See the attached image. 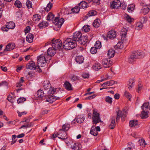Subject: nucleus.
<instances>
[{
  "instance_id": "nucleus-8",
  "label": "nucleus",
  "mask_w": 150,
  "mask_h": 150,
  "mask_svg": "<svg viewBox=\"0 0 150 150\" xmlns=\"http://www.w3.org/2000/svg\"><path fill=\"white\" fill-rule=\"evenodd\" d=\"M127 113V110L126 109H124L122 111H119L117 113V116L116 118V121L117 122L120 119L121 117L124 118V117H126V115Z\"/></svg>"
},
{
  "instance_id": "nucleus-16",
  "label": "nucleus",
  "mask_w": 150,
  "mask_h": 150,
  "mask_svg": "<svg viewBox=\"0 0 150 150\" xmlns=\"http://www.w3.org/2000/svg\"><path fill=\"white\" fill-rule=\"evenodd\" d=\"M26 68L27 69H30V70H34L36 68L35 63L33 61H30L28 64L26 66Z\"/></svg>"
},
{
  "instance_id": "nucleus-10",
  "label": "nucleus",
  "mask_w": 150,
  "mask_h": 150,
  "mask_svg": "<svg viewBox=\"0 0 150 150\" xmlns=\"http://www.w3.org/2000/svg\"><path fill=\"white\" fill-rule=\"evenodd\" d=\"M120 4V2L119 0H114L110 2V7L112 9H118Z\"/></svg>"
},
{
  "instance_id": "nucleus-38",
  "label": "nucleus",
  "mask_w": 150,
  "mask_h": 150,
  "mask_svg": "<svg viewBox=\"0 0 150 150\" xmlns=\"http://www.w3.org/2000/svg\"><path fill=\"white\" fill-rule=\"evenodd\" d=\"M90 30V27L88 25H85L82 28V30L85 32H89Z\"/></svg>"
},
{
  "instance_id": "nucleus-20",
  "label": "nucleus",
  "mask_w": 150,
  "mask_h": 150,
  "mask_svg": "<svg viewBox=\"0 0 150 150\" xmlns=\"http://www.w3.org/2000/svg\"><path fill=\"white\" fill-rule=\"evenodd\" d=\"M34 38L33 35L30 33H29L26 37V40L29 43H31L33 42Z\"/></svg>"
},
{
  "instance_id": "nucleus-26",
  "label": "nucleus",
  "mask_w": 150,
  "mask_h": 150,
  "mask_svg": "<svg viewBox=\"0 0 150 150\" xmlns=\"http://www.w3.org/2000/svg\"><path fill=\"white\" fill-rule=\"evenodd\" d=\"M90 134L94 136H96L98 134V132L96 130V128L92 126L90 131Z\"/></svg>"
},
{
  "instance_id": "nucleus-44",
  "label": "nucleus",
  "mask_w": 150,
  "mask_h": 150,
  "mask_svg": "<svg viewBox=\"0 0 150 150\" xmlns=\"http://www.w3.org/2000/svg\"><path fill=\"white\" fill-rule=\"evenodd\" d=\"M14 5L18 8H20L22 6L21 3L19 0L16 1L14 3Z\"/></svg>"
},
{
  "instance_id": "nucleus-25",
  "label": "nucleus",
  "mask_w": 150,
  "mask_h": 150,
  "mask_svg": "<svg viewBox=\"0 0 150 150\" xmlns=\"http://www.w3.org/2000/svg\"><path fill=\"white\" fill-rule=\"evenodd\" d=\"M79 144L78 143H72L71 145L70 148L72 150H79Z\"/></svg>"
},
{
  "instance_id": "nucleus-6",
  "label": "nucleus",
  "mask_w": 150,
  "mask_h": 150,
  "mask_svg": "<svg viewBox=\"0 0 150 150\" xmlns=\"http://www.w3.org/2000/svg\"><path fill=\"white\" fill-rule=\"evenodd\" d=\"M102 64L105 68H109L112 65V62L110 59H105L102 60Z\"/></svg>"
},
{
  "instance_id": "nucleus-35",
  "label": "nucleus",
  "mask_w": 150,
  "mask_h": 150,
  "mask_svg": "<svg viewBox=\"0 0 150 150\" xmlns=\"http://www.w3.org/2000/svg\"><path fill=\"white\" fill-rule=\"evenodd\" d=\"M92 67L96 71H98V69H100L101 68L100 64L98 63L94 64Z\"/></svg>"
},
{
  "instance_id": "nucleus-13",
  "label": "nucleus",
  "mask_w": 150,
  "mask_h": 150,
  "mask_svg": "<svg viewBox=\"0 0 150 150\" xmlns=\"http://www.w3.org/2000/svg\"><path fill=\"white\" fill-rule=\"evenodd\" d=\"M88 42L87 38L86 36H81V38L77 43L81 45H84Z\"/></svg>"
},
{
  "instance_id": "nucleus-1",
  "label": "nucleus",
  "mask_w": 150,
  "mask_h": 150,
  "mask_svg": "<svg viewBox=\"0 0 150 150\" xmlns=\"http://www.w3.org/2000/svg\"><path fill=\"white\" fill-rule=\"evenodd\" d=\"M77 43L71 38H67L64 39L62 47L67 50H71L75 48Z\"/></svg>"
},
{
  "instance_id": "nucleus-53",
  "label": "nucleus",
  "mask_w": 150,
  "mask_h": 150,
  "mask_svg": "<svg viewBox=\"0 0 150 150\" xmlns=\"http://www.w3.org/2000/svg\"><path fill=\"white\" fill-rule=\"evenodd\" d=\"M54 17V15L52 12L48 13L47 16V19H53Z\"/></svg>"
},
{
  "instance_id": "nucleus-57",
  "label": "nucleus",
  "mask_w": 150,
  "mask_h": 150,
  "mask_svg": "<svg viewBox=\"0 0 150 150\" xmlns=\"http://www.w3.org/2000/svg\"><path fill=\"white\" fill-rule=\"evenodd\" d=\"M25 100V98H20L17 100V103H23Z\"/></svg>"
},
{
  "instance_id": "nucleus-56",
  "label": "nucleus",
  "mask_w": 150,
  "mask_h": 150,
  "mask_svg": "<svg viewBox=\"0 0 150 150\" xmlns=\"http://www.w3.org/2000/svg\"><path fill=\"white\" fill-rule=\"evenodd\" d=\"M71 79L73 81H74L79 79V77L75 75H73L70 77Z\"/></svg>"
},
{
  "instance_id": "nucleus-63",
  "label": "nucleus",
  "mask_w": 150,
  "mask_h": 150,
  "mask_svg": "<svg viewBox=\"0 0 150 150\" xmlns=\"http://www.w3.org/2000/svg\"><path fill=\"white\" fill-rule=\"evenodd\" d=\"M142 88V85L140 83L138 85V88L137 89V91L139 92Z\"/></svg>"
},
{
  "instance_id": "nucleus-30",
  "label": "nucleus",
  "mask_w": 150,
  "mask_h": 150,
  "mask_svg": "<svg viewBox=\"0 0 150 150\" xmlns=\"http://www.w3.org/2000/svg\"><path fill=\"white\" fill-rule=\"evenodd\" d=\"M48 25V23L47 22L43 21L38 24V27L40 28H45L47 27Z\"/></svg>"
},
{
  "instance_id": "nucleus-54",
  "label": "nucleus",
  "mask_w": 150,
  "mask_h": 150,
  "mask_svg": "<svg viewBox=\"0 0 150 150\" xmlns=\"http://www.w3.org/2000/svg\"><path fill=\"white\" fill-rule=\"evenodd\" d=\"M16 137V136L15 135H13L12 136V140L11 142V145H12L16 142V140L15 139Z\"/></svg>"
},
{
  "instance_id": "nucleus-31",
  "label": "nucleus",
  "mask_w": 150,
  "mask_h": 150,
  "mask_svg": "<svg viewBox=\"0 0 150 150\" xmlns=\"http://www.w3.org/2000/svg\"><path fill=\"white\" fill-rule=\"evenodd\" d=\"M70 127V125L68 124H65L62 126V129L59 130V132H60L62 130L64 131L65 130H68Z\"/></svg>"
},
{
  "instance_id": "nucleus-58",
  "label": "nucleus",
  "mask_w": 150,
  "mask_h": 150,
  "mask_svg": "<svg viewBox=\"0 0 150 150\" xmlns=\"http://www.w3.org/2000/svg\"><path fill=\"white\" fill-rule=\"evenodd\" d=\"M125 95L127 98L129 99V100H130L131 97V96L128 92L125 91Z\"/></svg>"
},
{
  "instance_id": "nucleus-36",
  "label": "nucleus",
  "mask_w": 150,
  "mask_h": 150,
  "mask_svg": "<svg viewBox=\"0 0 150 150\" xmlns=\"http://www.w3.org/2000/svg\"><path fill=\"white\" fill-rule=\"evenodd\" d=\"M149 103H145L141 107V108L143 110H146L148 111V109H149Z\"/></svg>"
},
{
  "instance_id": "nucleus-62",
  "label": "nucleus",
  "mask_w": 150,
  "mask_h": 150,
  "mask_svg": "<svg viewBox=\"0 0 150 150\" xmlns=\"http://www.w3.org/2000/svg\"><path fill=\"white\" fill-rule=\"evenodd\" d=\"M30 30V28L29 26H27L25 28L24 31L25 33V34H26L27 33H28L29 32Z\"/></svg>"
},
{
  "instance_id": "nucleus-64",
  "label": "nucleus",
  "mask_w": 150,
  "mask_h": 150,
  "mask_svg": "<svg viewBox=\"0 0 150 150\" xmlns=\"http://www.w3.org/2000/svg\"><path fill=\"white\" fill-rule=\"evenodd\" d=\"M131 134L134 138H137L139 137L138 134L135 132H133Z\"/></svg>"
},
{
  "instance_id": "nucleus-60",
  "label": "nucleus",
  "mask_w": 150,
  "mask_h": 150,
  "mask_svg": "<svg viewBox=\"0 0 150 150\" xmlns=\"http://www.w3.org/2000/svg\"><path fill=\"white\" fill-rule=\"evenodd\" d=\"M121 36V42L122 43L125 42L127 40L126 36Z\"/></svg>"
},
{
  "instance_id": "nucleus-21",
  "label": "nucleus",
  "mask_w": 150,
  "mask_h": 150,
  "mask_svg": "<svg viewBox=\"0 0 150 150\" xmlns=\"http://www.w3.org/2000/svg\"><path fill=\"white\" fill-rule=\"evenodd\" d=\"M116 117H113L111 119V122L109 125V127L111 129H114L115 126V119Z\"/></svg>"
},
{
  "instance_id": "nucleus-12",
  "label": "nucleus",
  "mask_w": 150,
  "mask_h": 150,
  "mask_svg": "<svg viewBox=\"0 0 150 150\" xmlns=\"http://www.w3.org/2000/svg\"><path fill=\"white\" fill-rule=\"evenodd\" d=\"M56 49H53V47L49 48L47 50V54L50 56L48 57L49 60L51 59V57L53 56L56 53Z\"/></svg>"
},
{
  "instance_id": "nucleus-47",
  "label": "nucleus",
  "mask_w": 150,
  "mask_h": 150,
  "mask_svg": "<svg viewBox=\"0 0 150 150\" xmlns=\"http://www.w3.org/2000/svg\"><path fill=\"white\" fill-rule=\"evenodd\" d=\"M138 142L140 145L142 147H145V146L146 144L144 139L139 140Z\"/></svg>"
},
{
  "instance_id": "nucleus-17",
  "label": "nucleus",
  "mask_w": 150,
  "mask_h": 150,
  "mask_svg": "<svg viewBox=\"0 0 150 150\" xmlns=\"http://www.w3.org/2000/svg\"><path fill=\"white\" fill-rule=\"evenodd\" d=\"M44 92L43 90H39L37 92V94L38 97L40 98L42 100H45L47 96L46 95L44 96Z\"/></svg>"
},
{
  "instance_id": "nucleus-11",
  "label": "nucleus",
  "mask_w": 150,
  "mask_h": 150,
  "mask_svg": "<svg viewBox=\"0 0 150 150\" xmlns=\"http://www.w3.org/2000/svg\"><path fill=\"white\" fill-rule=\"evenodd\" d=\"M136 59H140L144 57V53L140 51H137L132 53Z\"/></svg>"
},
{
  "instance_id": "nucleus-19",
  "label": "nucleus",
  "mask_w": 150,
  "mask_h": 150,
  "mask_svg": "<svg viewBox=\"0 0 150 150\" xmlns=\"http://www.w3.org/2000/svg\"><path fill=\"white\" fill-rule=\"evenodd\" d=\"M78 5L80 8L84 9L87 8L89 6L88 4L84 1H81L78 4Z\"/></svg>"
},
{
  "instance_id": "nucleus-27",
  "label": "nucleus",
  "mask_w": 150,
  "mask_h": 150,
  "mask_svg": "<svg viewBox=\"0 0 150 150\" xmlns=\"http://www.w3.org/2000/svg\"><path fill=\"white\" fill-rule=\"evenodd\" d=\"M115 54V51L112 49H110L108 50L107 55L109 57L112 58L114 56Z\"/></svg>"
},
{
  "instance_id": "nucleus-34",
  "label": "nucleus",
  "mask_w": 150,
  "mask_h": 150,
  "mask_svg": "<svg viewBox=\"0 0 150 150\" xmlns=\"http://www.w3.org/2000/svg\"><path fill=\"white\" fill-rule=\"evenodd\" d=\"M80 8L78 6H76L74 8L71 9L72 12L73 13H78L80 11Z\"/></svg>"
},
{
  "instance_id": "nucleus-15",
  "label": "nucleus",
  "mask_w": 150,
  "mask_h": 150,
  "mask_svg": "<svg viewBox=\"0 0 150 150\" xmlns=\"http://www.w3.org/2000/svg\"><path fill=\"white\" fill-rule=\"evenodd\" d=\"M15 46L14 43H9L6 47V48L4 49V51H11L14 49Z\"/></svg>"
},
{
  "instance_id": "nucleus-5",
  "label": "nucleus",
  "mask_w": 150,
  "mask_h": 150,
  "mask_svg": "<svg viewBox=\"0 0 150 150\" xmlns=\"http://www.w3.org/2000/svg\"><path fill=\"white\" fill-rule=\"evenodd\" d=\"M93 115L92 117V121L93 124L96 125L99 122H101L99 116V114L95 111H93Z\"/></svg>"
},
{
  "instance_id": "nucleus-18",
  "label": "nucleus",
  "mask_w": 150,
  "mask_h": 150,
  "mask_svg": "<svg viewBox=\"0 0 150 150\" xmlns=\"http://www.w3.org/2000/svg\"><path fill=\"white\" fill-rule=\"evenodd\" d=\"M129 125L131 127H138L139 124L137 120H133L130 121Z\"/></svg>"
},
{
  "instance_id": "nucleus-24",
  "label": "nucleus",
  "mask_w": 150,
  "mask_h": 150,
  "mask_svg": "<svg viewBox=\"0 0 150 150\" xmlns=\"http://www.w3.org/2000/svg\"><path fill=\"white\" fill-rule=\"evenodd\" d=\"M135 81L133 79H129L128 82V87L129 89H131L133 86V83H134Z\"/></svg>"
},
{
  "instance_id": "nucleus-52",
  "label": "nucleus",
  "mask_w": 150,
  "mask_h": 150,
  "mask_svg": "<svg viewBox=\"0 0 150 150\" xmlns=\"http://www.w3.org/2000/svg\"><path fill=\"white\" fill-rule=\"evenodd\" d=\"M56 91V89H50L48 92V95L52 96V95L55 93Z\"/></svg>"
},
{
  "instance_id": "nucleus-37",
  "label": "nucleus",
  "mask_w": 150,
  "mask_h": 150,
  "mask_svg": "<svg viewBox=\"0 0 150 150\" xmlns=\"http://www.w3.org/2000/svg\"><path fill=\"white\" fill-rule=\"evenodd\" d=\"M136 59L134 57V56L132 54L129 58L128 59V61L129 63L132 64L135 61Z\"/></svg>"
},
{
  "instance_id": "nucleus-43",
  "label": "nucleus",
  "mask_w": 150,
  "mask_h": 150,
  "mask_svg": "<svg viewBox=\"0 0 150 150\" xmlns=\"http://www.w3.org/2000/svg\"><path fill=\"white\" fill-rule=\"evenodd\" d=\"M123 43L121 42H118L116 45L115 46V48L121 49L123 47Z\"/></svg>"
},
{
  "instance_id": "nucleus-23",
  "label": "nucleus",
  "mask_w": 150,
  "mask_h": 150,
  "mask_svg": "<svg viewBox=\"0 0 150 150\" xmlns=\"http://www.w3.org/2000/svg\"><path fill=\"white\" fill-rule=\"evenodd\" d=\"M83 57L81 56H77L75 59L76 62L79 64L82 63L83 62Z\"/></svg>"
},
{
  "instance_id": "nucleus-45",
  "label": "nucleus",
  "mask_w": 150,
  "mask_h": 150,
  "mask_svg": "<svg viewBox=\"0 0 150 150\" xmlns=\"http://www.w3.org/2000/svg\"><path fill=\"white\" fill-rule=\"evenodd\" d=\"M52 6V4L50 2H49L47 4L46 8H44L45 11L48 12L51 9Z\"/></svg>"
},
{
  "instance_id": "nucleus-4",
  "label": "nucleus",
  "mask_w": 150,
  "mask_h": 150,
  "mask_svg": "<svg viewBox=\"0 0 150 150\" xmlns=\"http://www.w3.org/2000/svg\"><path fill=\"white\" fill-rule=\"evenodd\" d=\"M52 42L53 49L60 50L62 48V42L59 39L52 40Z\"/></svg>"
},
{
  "instance_id": "nucleus-2",
  "label": "nucleus",
  "mask_w": 150,
  "mask_h": 150,
  "mask_svg": "<svg viewBox=\"0 0 150 150\" xmlns=\"http://www.w3.org/2000/svg\"><path fill=\"white\" fill-rule=\"evenodd\" d=\"M49 21L52 20L53 23L54 29L56 30H59L64 21V19H47Z\"/></svg>"
},
{
  "instance_id": "nucleus-42",
  "label": "nucleus",
  "mask_w": 150,
  "mask_h": 150,
  "mask_svg": "<svg viewBox=\"0 0 150 150\" xmlns=\"http://www.w3.org/2000/svg\"><path fill=\"white\" fill-rule=\"evenodd\" d=\"M76 121L77 123H82L84 120V119L83 117H80L79 116L75 118Z\"/></svg>"
},
{
  "instance_id": "nucleus-3",
  "label": "nucleus",
  "mask_w": 150,
  "mask_h": 150,
  "mask_svg": "<svg viewBox=\"0 0 150 150\" xmlns=\"http://www.w3.org/2000/svg\"><path fill=\"white\" fill-rule=\"evenodd\" d=\"M50 61L48 58H46V56L40 55L38 57L37 64L38 66L39 67H43L46 65V63Z\"/></svg>"
},
{
  "instance_id": "nucleus-51",
  "label": "nucleus",
  "mask_w": 150,
  "mask_h": 150,
  "mask_svg": "<svg viewBox=\"0 0 150 150\" xmlns=\"http://www.w3.org/2000/svg\"><path fill=\"white\" fill-rule=\"evenodd\" d=\"M112 98L109 96H107L105 98V101L109 104H111L112 102Z\"/></svg>"
},
{
  "instance_id": "nucleus-41",
  "label": "nucleus",
  "mask_w": 150,
  "mask_h": 150,
  "mask_svg": "<svg viewBox=\"0 0 150 150\" xmlns=\"http://www.w3.org/2000/svg\"><path fill=\"white\" fill-rule=\"evenodd\" d=\"M135 8V6L134 4H132L128 6L127 8V10L128 12H131L133 11Z\"/></svg>"
},
{
  "instance_id": "nucleus-33",
  "label": "nucleus",
  "mask_w": 150,
  "mask_h": 150,
  "mask_svg": "<svg viewBox=\"0 0 150 150\" xmlns=\"http://www.w3.org/2000/svg\"><path fill=\"white\" fill-rule=\"evenodd\" d=\"M44 84L43 87L46 90L48 89H49L51 87V85L48 81H44Z\"/></svg>"
},
{
  "instance_id": "nucleus-40",
  "label": "nucleus",
  "mask_w": 150,
  "mask_h": 150,
  "mask_svg": "<svg viewBox=\"0 0 150 150\" xmlns=\"http://www.w3.org/2000/svg\"><path fill=\"white\" fill-rule=\"evenodd\" d=\"M127 31V30L126 28H122L121 29V31L120 33L121 36H126Z\"/></svg>"
},
{
  "instance_id": "nucleus-7",
  "label": "nucleus",
  "mask_w": 150,
  "mask_h": 150,
  "mask_svg": "<svg viewBox=\"0 0 150 150\" xmlns=\"http://www.w3.org/2000/svg\"><path fill=\"white\" fill-rule=\"evenodd\" d=\"M45 102H48L50 103H52L56 100L59 99V97L55 96H54L46 95Z\"/></svg>"
},
{
  "instance_id": "nucleus-50",
  "label": "nucleus",
  "mask_w": 150,
  "mask_h": 150,
  "mask_svg": "<svg viewBox=\"0 0 150 150\" xmlns=\"http://www.w3.org/2000/svg\"><path fill=\"white\" fill-rule=\"evenodd\" d=\"M96 12L94 10H92L89 11L88 14L89 16H94L96 14Z\"/></svg>"
},
{
  "instance_id": "nucleus-49",
  "label": "nucleus",
  "mask_w": 150,
  "mask_h": 150,
  "mask_svg": "<svg viewBox=\"0 0 150 150\" xmlns=\"http://www.w3.org/2000/svg\"><path fill=\"white\" fill-rule=\"evenodd\" d=\"M95 47L97 49L100 48L101 47V43L99 41H97L95 44Z\"/></svg>"
},
{
  "instance_id": "nucleus-28",
  "label": "nucleus",
  "mask_w": 150,
  "mask_h": 150,
  "mask_svg": "<svg viewBox=\"0 0 150 150\" xmlns=\"http://www.w3.org/2000/svg\"><path fill=\"white\" fill-rule=\"evenodd\" d=\"M7 26L9 29H13L15 26V23L12 21H10L7 23Z\"/></svg>"
},
{
  "instance_id": "nucleus-59",
  "label": "nucleus",
  "mask_w": 150,
  "mask_h": 150,
  "mask_svg": "<svg viewBox=\"0 0 150 150\" xmlns=\"http://www.w3.org/2000/svg\"><path fill=\"white\" fill-rule=\"evenodd\" d=\"M97 49L95 47H92L90 50L91 52L93 54H95L97 52Z\"/></svg>"
},
{
  "instance_id": "nucleus-39",
  "label": "nucleus",
  "mask_w": 150,
  "mask_h": 150,
  "mask_svg": "<svg viewBox=\"0 0 150 150\" xmlns=\"http://www.w3.org/2000/svg\"><path fill=\"white\" fill-rule=\"evenodd\" d=\"M149 11V9L146 6L143 7L141 10V12L144 13V15H145L148 13Z\"/></svg>"
},
{
  "instance_id": "nucleus-22",
  "label": "nucleus",
  "mask_w": 150,
  "mask_h": 150,
  "mask_svg": "<svg viewBox=\"0 0 150 150\" xmlns=\"http://www.w3.org/2000/svg\"><path fill=\"white\" fill-rule=\"evenodd\" d=\"M64 86L65 88L67 90L70 91L72 90V85L68 81L65 82L64 84Z\"/></svg>"
},
{
  "instance_id": "nucleus-48",
  "label": "nucleus",
  "mask_w": 150,
  "mask_h": 150,
  "mask_svg": "<svg viewBox=\"0 0 150 150\" xmlns=\"http://www.w3.org/2000/svg\"><path fill=\"white\" fill-rule=\"evenodd\" d=\"M146 110H143L141 114V117L142 118L144 119L148 117V114L147 112H145Z\"/></svg>"
},
{
  "instance_id": "nucleus-14",
  "label": "nucleus",
  "mask_w": 150,
  "mask_h": 150,
  "mask_svg": "<svg viewBox=\"0 0 150 150\" xmlns=\"http://www.w3.org/2000/svg\"><path fill=\"white\" fill-rule=\"evenodd\" d=\"M107 36L110 39H114L116 38V33L115 31H110L108 33Z\"/></svg>"
},
{
  "instance_id": "nucleus-29",
  "label": "nucleus",
  "mask_w": 150,
  "mask_h": 150,
  "mask_svg": "<svg viewBox=\"0 0 150 150\" xmlns=\"http://www.w3.org/2000/svg\"><path fill=\"white\" fill-rule=\"evenodd\" d=\"M100 23V19H95L94 21L93 25L94 27L97 28L99 26Z\"/></svg>"
},
{
  "instance_id": "nucleus-55",
  "label": "nucleus",
  "mask_w": 150,
  "mask_h": 150,
  "mask_svg": "<svg viewBox=\"0 0 150 150\" xmlns=\"http://www.w3.org/2000/svg\"><path fill=\"white\" fill-rule=\"evenodd\" d=\"M26 5L28 8H30L32 7V4L31 1L27 0L26 1Z\"/></svg>"
},
{
  "instance_id": "nucleus-61",
  "label": "nucleus",
  "mask_w": 150,
  "mask_h": 150,
  "mask_svg": "<svg viewBox=\"0 0 150 150\" xmlns=\"http://www.w3.org/2000/svg\"><path fill=\"white\" fill-rule=\"evenodd\" d=\"M126 5L125 4L120 3V6L119 7H120L121 9L123 10L125 9L126 8Z\"/></svg>"
},
{
  "instance_id": "nucleus-9",
  "label": "nucleus",
  "mask_w": 150,
  "mask_h": 150,
  "mask_svg": "<svg viewBox=\"0 0 150 150\" xmlns=\"http://www.w3.org/2000/svg\"><path fill=\"white\" fill-rule=\"evenodd\" d=\"M81 36L82 34L81 32L79 31H76L73 33L71 39L74 41H75L77 43L80 38H81Z\"/></svg>"
},
{
  "instance_id": "nucleus-32",
  "label": "nucleus",
  "mask_w": 150,
  "mask_h": 150,
  "mask_svg": "<svg viewBox=\"0 0 150 150\" xmlns=\"http://www.w3.org/2000/svg\"><path fill=\"white\" fill-rule=\"evenodd\" d=\"M143 26L142 19L141 21L137 22L136 24V28L138 30H140L142 29Z\"/></svg>"
},
{
  "instance_id": "nucleus-46",
  "label": "nucleus",
  "mask_w": 150,
  "mask_h": 150,
  "mask_svg": "<svg viewBox=\"0 0 150 150\" xmlns=\"http://www.w3.org/2000/svg\"><path fill=\"white\" fill-rule=\"evenodd\" d=\"M63 135H61L60 137H58V138L60 139H65L67 138V135L66 132L65 131H63Z\"/></svg>"
}]
</instances>
